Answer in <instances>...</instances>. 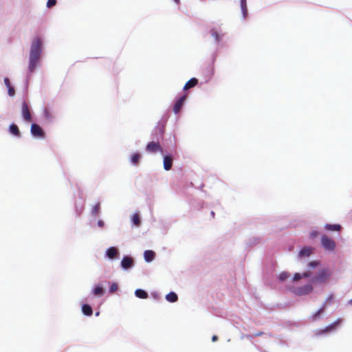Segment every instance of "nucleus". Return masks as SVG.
Listing matches in <instances>:
<instances>
[{
  "label": "nucleus",
  "instance_id": "nucleus-42",
  "mask_svg": "<svg viewBox=\"0 0 352 352\" xmlns=\"http://www.w3.org/2000/svg\"><path fill=\"white\" fill-rule=\"evenodd\" d=\"M176 3H179V0H174Z\"/></svg>",
  "mask_w": 352,
  "mask_h": 352
},
{
  "label": "nucleus",
  "instance_id": "nucleus-1",
  "mask_svg": "<svg viewBox=\"0 0 352 352\" xmlns=\"http://www.w3.org/2000/svg\"><path fill=\"white\" fill-rule=\"evenodd\" d=\"M42 41L40 38H35L31 45L30 54V64L29 70L33 72L36 67L37 63L40 59L41 53Z\"/></svg>",
  "mask_w": 352,
  "mask_h": 352
},
{
  "label": "nucleus",
  "instance_id": "nucleus-38",
  "mask_svg": "<svg viewBox=\"0 0 352 352\" xmlns=\"http://www.w3.org/2000/svg\"><path fill=\"white\" fill-rule=\"evenodd\" d=\"M212 36L215 38L217 41L219 40V35L217 32H212Z\"/></svg>",
  "mask_w": 352,
  "mask_h": 352
},
{
  "label": "nucleus",
  "instance_id": "nucleus-34",
  "mask_svg": "<svg viewBox=\"0 0 352 352\" xmlns=\"http://www.w3.org/2000/svg\"><path fill=\"white\" fill-rule=\"evenodd\" d=\"M319 265V262L318 261H312L309 263V267L311 268H314Z\"/></svg>",
  "mask_w": 352,
  "mask_h": 352
},
{
  "label": "nucleus",
  "instance_id": "nucleus-32",
  "mask_svg": "<svg viewBox=\"0 0 352 352\" xmlns=\"http://www.w3.org/2000/svg\"><path fill=\"white\" fill-rule=\"evenodd\" d=\"M264 335V332L263 331H259V332H257L256 333H255L254 335L253 336H247V338H253L254 337H258V336H261Z\"/></svg>",
  "mask_w": 352,
  "mask_h": 352
},
{
  "label": "nucleus",
  "instance_id": "nucleus-22",
  "mask_svg": "<svg viewBox=\"0 0 352 352\" xmlns=\"http://www.w3.org/2000/svg\"><path fill=\"white\" fill-rule=\"evenodd\" d=\"M104 289L101 286L97 285L93 290V294L96 296H102L104 294Z\"/></svg>",
  "mask_w": 352,
  "mask_h": 352
},
{
  "label": "nucleus",
  "instance_id": "nucleus-2",
  "mask_svg": "<svg viewBox=\"0 0 352 352\" xmlns=\"http://www.w3.org/2000/svg\"><path fill=\"white\" fill-rule=\"evenodd\" d=\"M329 276V272L327 270L323 269L318 272L317 276L312 278L311 281L313 283L324 284L327 281Z\"/></svg>",
  "mask_w": 352,
  "mask_h": 352
},
{
  "label": "nucleus",
  "instance_id": "nucleus-23",
  "mask_svg": "<svg viewBox=\"0 0 352 352\" xmlns=\"http://www.w3.org/2000/svg\"><path fill=\"white\" fill-rule=\"evenodd\" d=\"M140 157H141V155L140 154L136 153H133L132 155H131V162L133 164H138L139 163V161L140 160Z\"/></svg>",
  "mask_w": 352,
  "mask_h": 352
},
{
  "label": "nucleus",
  "instance_id": "nucleus-44",
  "mask_svg": "<svg viewBox=\"0 0 352 352\" xmlns=\"http://www.w3.org/2000/svg\"><path fill=\"white\" fill-rule=\"evenodd\" d=\"M349 303L352 304V299L349 300Z\"/></svg>",
  "mask_w": 352,
  "mask_h": 352
},
{
  "label": "nucleus",
  "instance_id": "nucleus-30",
  "mask_svg": "<svg viewBox=\"0 0 352 352\" xmlns=\"http://www.w3.org/2000/svg\"><path fill=\"white\" fill-rule=\"evenodd\" d=\"M302 278V274L300 273H296L294 274L293 276V281H298Z\"/></svg>",
  "mask_w": 352,
  "mask_h": 352
},
{
  "label": "nucleus",
  "instance_id": "nucleus-16",
  "mask_svg": "<svg viewBox=\"0 0 352 352\" xmlns=\"http://www.w3.org/2000/svg\"><path fill=\"white\" fill-rule=\"evenodd\" d=\"M312 252V248L309 247L302 248L299 252V256H309Z\"/></svg>",
  "mask_w": 352,
  "mask_h": 352
},
{
  "label": "nucleus",
  "instance_id": "nucleus-39",
  "mask_svg": "<svg viewBox=\"0 0 352 352\" xmlns=\"http://www.w3.org/2000/svg\"><path fill=\"white\" fill-rule=\"evenodd\" d=\"M217 340H218V337H217V336H215V335H214V336H213L212 337V342H215V341H217Z\"/></svg>",
  "mask_w": 352,
  "mask_h": 352
},
{
  "label": "nucleus",
  "instance_id": "nucleus-18",
  "mask_svg": "<svg viewBox=\"0 0 352 352\" xmlns=\"http://www.w3.org/2000/svg\"><path fill=\"white\" fill-rule=\"evenodd\" d=\"M9 130H10V132L11 133H12L13 135L18 136V137L21 136L20 131H19L18 126L15 124H12L10 126Z\"/></svg>",
  "mask_w": 352,
  "mask_h": 352
},
{
  "label": "nucleus",
  "instance_id": "nucleus-19",
  "mask_svg": "<svg viewBox=\"0 0 352 352\" xmlns=\"http://www.w3.org/2000/svg\"><path fill=\"white\" fill-rule=\"evenodd\" d=\"M241 3V12L243 14V18H245L248 15V8H247V3L246 0H240Z\"/></svg>",
  "mask_w": 352,
  "mask_h": 352
},
{
  "label": "nucleus",
  "instance_id": "nucleus-11",
  "mask_svg": "<svg viewBox=\"0 0 352 352\" xmlns=\"http://www.w3.org/2000/svg\"><path fill=\"white\" fill-rule=\"evenodd\" d=\"M164 168L166 170H169L171 169L173 166V158L170 155H165L164 157Z\"/></svg>",
  "mask_w": 352,
  "mask_h": 352
},
{
  "label": "nucleus",
  "instance_id": "nucleus-40",
  "mask_svg": "<svg viewBox=\"0 0 352 352\" xmlns=\"http://www.w3.org/2000/svg\"><path fill=\"white\" fill-rule=\"evenodd\" d=\"M98 224L100 227H102L104 226V223L102 221H99Z\"/></svg>",
  "mask_w": 352,
  "mask_h": 352
},
{
  "label": "nucleus",
  "instance_id": "nucleus-24",
  "mask_svg": "<svg viewBox=\"0 0 352 352\" xmlns=\"http://www.w3.org/2000/svg\"><path fill=\"white\" fill-rule=\"evenodd\" d=\"M132 222L136 226H140V216H139V214L138 213H135V214H134L132 216Z\"/></svg>",
  "mask_w": 352,
  "mask_h": 352
},
{
  "label": "nucleus",
  "instance_id": "nucleus-7",
  "mask_svg": "<svg viewBox=\"0 0 352 352\" xmlns=\"http://www.w3.org/2000/svg\"><path fill=\"white\" fill-rule=\"evenodd\" d=\"M342 322V319H337L333 324L327 326L324 329L318 331L317 335H321L323 333H330L336 329L337 327Z\"/></svg>",
  "mask_w": 352,
  "mask_h": 352
},
{
  "label": "nucleus",
  "instance_id": "nucleus-25",
  "mask_svg": "<svg viewBox=\"0 0 352 352\" xmlns=\"http://www.w3.org/2000/svg\"><path fill=\"white\" fill-rule=\"evenodd\" d=\"M290 276V274L287 272H283L279 275V280L281 281H284L287 280Z\"/></svg>",
  "mask_w": 352,
  "mask_h": 352
},
{
  "label": "nucleus",
  "instance_id": "nucleus-3",
  "mask_svg": "<svg viewBox=\"0 0 352 352\" xmlns=\"http://www.w3.org/2000/svg\"><path fill=\"white\" fill-rule=\"evenodd\" d=\"M321 243L322 247L327 250L333 251L336 248L335 241L327 235L322 236Z\"/></svg>",
  "mask_w": 352,
  "mask_h": 352
},
{
  "label": "nucleus",
  "instance_id": "nucleus-21",
  "mask_svg": "<svg viewBox=\"0 0 352 352\" xmlns=\"http://www.w3.org/2000/svg\"><path fill=\"white\" fill-rule=\"evenodd\" d=\"M166 299L170 302H175L177 300V295L175 292H170L166 296Z\"/></svg>",
  "mask_w": 352,
  "mask_h": 352
},
{
  "label": "nucleus",
  "instance_id": "nucleus-15",
  "mask_svg": "<svg viewBox=\"0 0 352 352\" xmlns=\"http://www.w3.org/2000/svg\"><path fill=\"white\" fill-rule=\"evenodd\" d=\"M324 228L329 231H340L341 226L339 224H325Z\"/></svg>",
  "mask_w": 352,
  "mask_h": 352
},
{
  "label": "nucleus",
  "instance_id": "nucleus-37",
  "mask_svg": "<svg viewBox=\"0 0 352 352\" xmlns=\"http://www.w3.org/2000/svg\"><path fill=\"white\" fill-rule=\"evenodd\" d=\"M318 235V232L316 231H313L310 233L311 238H315Z\"/></svg>",
  "mask_w": 352,
  "mask_h": 352
},
{
  "label": "nucleus",
  "instance_id": "nucleus-14",
  "mask_svg": "<svg viewBox=\"0 0 352 352\" xmlns=\"http://www.w3.org/2000/svg\"><path fill=\"white\" fill-rule=\"evenodd\" d=\"M155 256V253L152 250H146L144 253V257L146 261H152Z\"/></svg>",
  "mask_w": 352,
  "mask_h": 352
},
{
  "label": "nucleus",
  "instance_id": "nucleus-13",
  "mask_svg": "<svg viewBox=\"0 0 352 352\" xmlns=\"http://www.w3.org/2000/svg\"><path fill=\"white\" fill-rule=\"evenodd\" d=\"M198 83V80L195 78L190 79L184 85V89L187 90L196 86Z\"/></svg>",
  "mask_w": 352,
  "mask_h": 352
},
{
  "label": "nucleus",
  "instance_id": "nucleus-29",
  "mask_svg": "<svg viewBox=\"0 0 352 352\" xmlns=\"http://www.w3.org/2000/svg\"><path fill=\"white\" fill-rule=\"evenodd\" d=\"M56 4V0H48L47 2V8H52Z\"/></svg>",
  "mask_w": 352,
  "mask_h": 352
},
{
  "label": "nucleus",
  "instance_id": "nucleus-31",
  "mask_svg": "<svg viewBox=\"0 0 352 352\" xmlns=\"http://www.w3.org/2000/svg\"><path fill=\"white\" fill-rule=\"evenodd\" d=\"M8 88V92L10 96H13L15 94L14 89L11 86Z\"/></svg>",
  "mask_w": 352,
  "mask_h": 352
},
{
  "label": "nucleus",
  "instance_id": "nucleus-10",
  "mask_svg": "<svg viewBox=\"0 0 352 352\" xmlns=\"http://www.w3.org/2000/svg\"><path fill=\"white\" fill-rule=\"evenodd\" d=\"M186 96H182L175 103L174 107H173V111L175 113H178L179 112V111L181 110V109L184 103V101L186 100Z\"/></svg>",
  "mask_w": 352,
  "mask_h": 352
},
{
  "label": "nucleus",
  "instance_id": "nucleus-26",
  "mask_svg": "<svg viewBox=\"0 0 352 352\" xmlns=\"http://www.w3.org/2000/svg\"><path fill=\"white\" fill-rule=\"evenodd\" d=\"M326 305H324L316 313H315L313 316L314 320H316L317 318L320 316V315L324 311Z\"/></svg>",
  "mask_w": 352,
  "mask_h": 352
},
{
  "label": "nucleus",
  "instance_id": "nucleus-33",
  "mask_svg": "<svg viewBox=\"0 0 352 352\" xmlns=\"http://www.w3.org/2000/svg\"><path fill=\"white\" fill-rule=\"evenodd\" d=\"M156 130L158 131L159 133L162 135L163 133H164V124H162L160 126H158L157 128L156 129Z\"/></svg>",
  "mask_w": 352,
  "mask_h": 352
},
{
  "label": "nucleus",
  "instance_id": "nucleus-43",
  "mask_svg": "<svg viewBox=\"0 0 352 352\" xmlns=\"http://www.w3.org/2000/svg\"><path fill=\"white\" fill-rule=\"evenodd\" d=\"M211 214L213 217H214V212L213 211L211 212Z\"/></svg>",
  "mask_w": 352,
  "mask_h": 352
},
{
  "label": "nucleus",
  "instance_id": "nucleus-36",
  "mask_svg": "<svg viewBox=\"0 0 352 352\" xmlns=\"http://www.w3.org/2000/svg\"><path fill=\"white\" fill-rule=\"evenodd\" d=\"M311 272H305L303 274H302V278H309L311 276Z\"/></svg>",
  "mask_w": 352,
  "mask_h": 352
},
{
  "label": "nucleus",
  "instance_id": "nucleus-12",
  "mask_svg": "<svg viewBox=\"0 0 352 352\" xmlns=\"http://www.w3.org/2000/svg\"><path fill=\"white\" fill-rule=\"evenodd\" d=\"M106 254L109 258H114L118 256V251L115 247H111L107 249Z\"/></svg>",
  "mask_w": 352,
  "mask_h": 352
},
{
  "label": "nucleus",
  "instance_id": "nucleus-5",
  "mask_svg": "<svg viewBox=\"0 0 352 352\" xmlns=\"http://www.w3.org/2000/svg\"><path fill=\"white\" fill-rule=\"evenodd\" d=\"M21 113H22L23 119L26 122H31L32 121V115L30 113V110L28 104L26 102H23L22 104Z\"/></svg>",
  "mask_w": 352,
  "mask_h": 352
},
{
  "label": "nucleus",
  "instance_id": "nucleus-8",
  "mask_svg": "<svg viewBox=\"0 0 352 352\" xmlns=\"http://www.w3.org/2000/svg\"><path fill=\"white\" fill-rule=\"evenodd\" d=\"M31 133L32 134L37 138H43L45 135V133L41 129V127L37 124H32L31 126Z\"/></svg>",
  "mask_w": 352,
  "mask_h": 352
},
{
  "label": "nucleus",
  "instance_id": "nucleus-20",
  "mask_svg": "<svg viewBox=\"0 0 352 352\" xmlns=\"http://www.w3.org/2000/svg\"><path fill=\"white\" fill-rule=\"evenodd\" d=\"M135 296L142 299H145L148 297V294L143 289H138L135 292Z\"/></svg>",
  "mask_w": 352,
  "mask_h": 352
},
{
  "label": "nucleus",
  "instance_id": "nucleus-27",
  "mask_svg": "<svg viewBox=\"0 0 352 352\" xmlns=\"http://www.w3.org/2000/svg\"><path fill=\"white\" fill-rule=\"evenodd\" d=\"M100 204H96L93 209H92V213L94 214V215H98L100 212Z\"/></svg>",
  "mask_w": 352,
  "mask_h": 352
},
{
  "label": "nucleus",
  "instance_id": "nucleus-9",
  "mask_svg": "<svg viewBox=\"0 0 352 352\" xmlns=\"http://www.w3.org/2000/svg\"><path fill=\"white\" fill-rule=\"evenodd\" d=\"M133 265V260L131 257L125 256L122 258L121 261V266L122 268L127 270L131 268Z\"/></svg>",
  "mask_w": 352,
  "mask_h": 352
},
{
  "label": "nucleus",
  "instance_id": "nucleus-35",
  "mask_svg": "<svg viewBox=\"0 0 352 352\" xmlns=\"http://www.w3.org/2000/svg\"><path fill=\"white\" fill-rule=\"evenodd\" d=\"M4 83L7 87H11L10 82L8 78H4Z\"/></svg>",
  "mask_w": 352,
  "mask_h": 352
},
{
  "label": "nucleus",
  "instance_id": "nucleus-4",
  "mask_svg": "<svg viewBox=\"0 0 352 352\" xmlns=\"http://www.w3.org/2000/svg\"><path fill=\"white\" fill-rule=\"evenodd\" d=\"M146 151L151 153H163L162 147L158 142H150L146 146Z\"/></svg>",
  "mask_w": 352,
  "mask_h": 352
},
{
  "label": "nucleus",
  "instance_id": "nucleus-17",
  "mask_svg": "<svg viewBox=\"0 0 352 352\" xmlns=\"http://www.w3.org/2000/svg\"><path fill=\"white\" fill-rule=\"evenodd\" d=\"M82 311L83 314L86 316H91L93 313L92 308L90 305L87 304H85L82 307Z\"/></svg>",
  "mask_w": 352,
  "mask_h": 352
},
{
  "label": "nucleus",
  "instance_id": "nucleus-41",
  "mask_svg": "<svg viewBox=\"0 0 352 352\" xmlns=\"http://www.w3.org/2000/svg\"><path fill=\"white\" fill-rule=\"evenodd\" d=\"M332 298H333V296H330L329 297V298H328V300H331Z\"/></svg>",
  "mask_w": 352,
  "mask_h": 352
},
{
  "label": "nucleus",
  "instance_id": "nucleus-28",
  "mask_svg": "<svg viewBox=\"0 0 352 352\" xmlns=\"http://www.w3.org/2000/svg\"><path fill=\"white\" fill-rule=\"evenodd\" d=\"M118 289V285L116 283H112L109 287V293H113Z\"/></svg>",
  "mask_w": 352,
  "mask_h": 352
},
{
  "label": "nucleus",
  "instance_id": "nucleus-6",
  "mask_svg": "<svg viewBox=\"0 0 352 352\" xmlns=\"http://www.w3.org/2000/svg\"><path fill=\"white\" fill-rule=\"evenodd\" d=\"M313 291L311 284H307L296 289L295 294L298 296H304L310 294Z\"/></svg>",
  "mask_w": 352,
  "mask_h": 352
}]
</instances>
